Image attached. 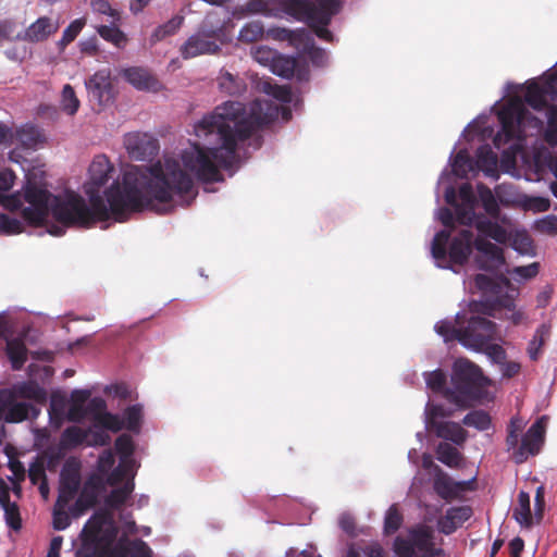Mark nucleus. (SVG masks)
Here are the masks:
<instances>
[{"instance_id":"f257e3e1","label":"nucleus","mask_w":557,"mask_h":557,"mask_svg":"<svg viewBox=\"0 0 557 557\" xmlns=\"http://www.w3.org/2000/svg\"><path fill=\"white\" fill-rule=\"evenodd\" d=\"M277 112L278 108L268 100L251 101L249 110L240 101H224L194 124L195 135L205 143L183 149L182 164L174 158H165L163 163L126 164L112 180L114 165L104 154L95 157L83 184L90 215L85 225L70 224L67 228L92 226V209L111 212L115 221L124 222V210L148 207L153 200L165 203L177 197L182 206H189L197 196L195 178L203 184L205 193H215L212 184L224 182L219 168L233 176L248 158L249 149L261 148V129L276 119Z\"/></svg>"},{"instance_id":"f03ea898","label":"nucleus","mask_w":557,"mask_h":557,"mask_svg":"<svg viewBox=\"0 0 557 557\" xmlns=\"http://www.w3.org/2000/svg\"><path fill=\"white\" fill-rule=\"evenodd\" d=\"M14 178L11 170L0 171V206L4 210L20 212L22 220L27 223H41L52 218L47 233L57 237L63 236L70 224L87 223L90 212L85 202L67 188L61 194H52L47 187L45 171L28 170L22 189L9 194Z\"/></svg>"},{"instance_id":"7ed1b4c3","label":"nucleus","mask_w":557,"mask_h":557,"mask_svg":"<svg viewBox=\"0 0 557 557\" xmlns=\"http://www.w3.org/2000/svg\"><path fill=\"white\" fill-rule=\"evenodd\" d=\"M490 251L478 248L474 256V264L482 271L473 276L474 286L483 294H488L480 300H471L468 304L470 315L494 317L496 309L513 310L519 289L504 276L502 265L504 264V249L490 246Z\"/></svg>"},{"instance_id":"20e7f679","label":"nucleus","mask_w":557,"mask_h":557,"mask_svg":"<svg viewBox=\"0 0 557 557\" xmlns=\"http://www.w3.org/2000/svg\"><path fill=\"white\" fill-rule=\"evenodd\" d=\"M493 385L482 368L467 358H458L451 364L449 403L459 410L492 403L495 395L488 389Z\"/></svg>"},{"instance_id":"39448f33","label":"nucleus","mask_w":557,"mask_h":557,"mask_svg":"<svg viewBox=\"0 0 557 557\" xmlns=\"http://www.w3.org/2000/svg\"><path fill=\"white\" fill-rule=\"evenodd\" d=\"M470 228L466 226L455 236L448 228L435 233L430 244V253L436 268L459 273V268L469 261L472 250H476L481 239L480 232L476 231L478 235L474 237Z\"/></svg>"},{"instance_id":"423d86ee","label":"nucleus","mask_w":557,"mask_h":557,"mask_svg":"<svg viewBox=\"0 0 557 557\" xmlns=\"http://www.w3.org/2000/svg\"><path fill=\"white\" fill-rule=\"evenodd\" d=\"M443 185H445L444 199L455 209L456 220L461 225L473 227L481 233L491 221L476 211L478 190L474 191L469 183H462L458 188L454 186L453 181L445 182Z\"/></svg>"},{"instance_id":"0eeeda50","label":"nucleus","mask_w":557,"mask_h":557,"mask_svg":"<svg viewBox=\"0 0 557 557\" xmlns=\"http://www.w3.org/2000/svg\"><path fill=\"white\" fill-rule=\"evenodd\" d=\"M345 0H314L310 5L301 2L296 11V21L304 22L311 26L315 36L326 42H335L337 40L335 34L330 29L332 18L337 15Z\"/></svg>"},{"instance_id":"6e6552de","label":"nucleus","mask_w":557,"mask_h":557,"mask_svg":"<svg viewBox=\"0 0 557 557\" xmlns=\"http://www.w3.org/2000/svg\"><path fill=\"white\" fill-rule=\"evenodd\" d=\"M481 239L478 242L476 249L483 247V250L490 251V246L499 247L509 246L513 251L522 257H535L536 250L531 235L525 228L509 230L500 223H492L480 233Z\"/></svg>"},{"instance_id":"1a4fd4ad","label":"nucleus","mask_w":557,"mask_h":557,"mask_svg":"<svg viewBox=\"0 0 557 557\" xmlns=\"http://www.w3.org/2000/svg\"><path fill=\"white\" fill-rule=\"evenodd\" d=\"M7 313L5 310L0 312V335L5 339V354L11 368L20 371L24 368L28 357L26 343L35 344L37 334L30 325H24L14 336L16 333L15 324Z\"/></svg>"},{"instance_id":"9d476101","label":"nucleus","mask_w":557,"mask_h":557,"mask_svg":"<svg viewBox=\"0 0 557 557\" xmlns=\"http://www.w3.org/2000/svg\"><path fill=\"white\" fill-rule=\"evenodd\" d=\"M497 330L498 324L493 320L478 314L470 315L465 325L461 323L459 344L470 351H480L482 345L494 339Z\"/></svg>"},{"instance_id":"9b49d317","label":"nucleus","mask_w":557,"mask_h":557,"mask_svg":"<svg viewBox=\"0 0 557 557\" xmlns=\"http://www.w3.org/2000/svg\"><path fill=\"white\" fill-rule=\"evenodd\" d=\"M460 138L455 143L447 161V165L442 170L436 187H435V199L440 201V187L442 184L455 178H467L468 174L475 175L474 165L475 160L470 156L467 147L458 148Z\"/></svg>"},{"instance_id":"f8f14e48","label":"nucleus","mask_w":557,"mask_h":557,"mask_svg":"<svg viewBox=\"0 0 557 557\" xmlns=\"http://www.w3.org/2000/svg\"><path fill=\"white\" fill-rule=\"evenodd\" d=\"M435 545L434 531L426 525H417L409 530L407 537L397 536L394 553L397 557H414Z\"/></svg>"},{"instance_id":"ddd939ff","label":"nucleus","mask_w":557,"mask_h":557,"mask_svg":"<svg viewBox=\"0 0 557 557\" xmlns=\"http://www.w3.org/2000/svg\"><path fill=\"white\" fill-rule=\"evenodd\" d=\"M475 479L476 476L474 475L469 480L456 481L441 467L435 466L433 490L436 495L446 503L455 499L461 500L467 491L475 490Z\"/></svg>"},{"instance_id":"4468645a","label":"nucleus","mask_w":557,"mask_h":557,"mask_svg":"<svg viewBox=\"0 0 557 557\" xmlns=\"http://www.w3.org/2000/svg\"><path fill=\"white\" fill-rule=\"evenodd\" d=\"M270 71L275 76L288 81H296L298 84L308 83L310 70L308 63L299 55H286L277 52L270 65Z\"/></svg>"},{"instance_id":"2eb2a0df","label":"nucleus","mask_w":557,"mask_h":557,"mask_svg":"<svg viewBox=\"0 0 557 557\" xmlns=\"http://www.w3.org/2000/svg\"><path fill=\"white\" fill-rule=\"evenodd\" d=\"M525 85L528 87L527 102L532 109L541 111L547 99L557 102V69L552 74L546 75L545 73L542 83L532 78L527 81Z\"/></svg>"},{"instance_id":"dca6fc26","label":"nucleus","mask_w":557,"mask_h":557,"mask_svg":"<svg viewBox=\"0 0 557 557\" xmlns=\"http://www.w3.org/2000/svg\"><path fill=\"white\" fill-rule=\"evenodd\" d=\"M116 484L117 482L107 476L91 472L83 484L77 497V505L102 506L108 487Z\"/></svg>"},{"instance_id":"f3484780","label":"nucleus","mask_w":557,"mask_h":557,"mask_svg":"<svg viewBox=\"0 0 557 557\" xmlns=\"http://www.w3.org/2000/svg\"><path fill=\"white\" fill-rule=\"evenodd\" d=\"M545 417L537 419L524 433L521 445L515 450L513 459L517 465L524 462L529 456L540 453L545 438Z\"/></svg>"},{"instance_id":"a211bd4d","label":"nucleus","mask_w":557,"mask_h":557,"mask_svg":"<svg viewBox=\"0 0 557 557\" xmlns=\"http://www.w3.org/2000/svg\"><path fill=\"white\" fill-rule=\"evenodd\" d=\"M125 146L131 159L151 162L159 153V140L148 133L128 134Z\"/></svg>"},{"instance_id":"6ab92c4d","label":"nucleus","mask_w":557,"mask_h":557,"mask_svg":"<svg viewBox=\"0 0 557 557\" xmlns=\"http://www.w3.org/2000/svg\"><path fill=\"white\" fill-rule=\"evenodd\" d=\"M221 50V46L211 39L206 32H198L189 36L180 48V54L184 60L194 59L203 54H214Z\"/></svg>"},{"instance_id":"aec40b11","label":"nucleus","mask_w":557,"mask_h":557,"mask_svg":"<svg viewBox=\"0 0 557 557\" xmlns=\"http://www.w3.org/2000/svg\"><path fill=\"white\" fill-rule=\"evenodd\" d=\"M135 470L125 474L116 485H110L112 488L107 491L102 506L110 510H121L131 499L135 490Z\"/></svg>"},{"instance_id":"412c9836","label":"nucleus","mask_w":557,"mask_h":557,"mask_svg":"<svg viewBox=\"0 0 557 557\" xmlns=\"http://www.w3.org/2000/svg\"><path fill=\"white\" fill-rule=\"evenodd\" d=\"M472 516L473 510L469 505L451 506L436 520V529L441 534L451 535Z\"/></svg>"},{"instance_id":"4be33fe9","label":"nucleus","mask_w":557,"mask_h":557,"mask_svg":"<svg viewBox=\"0 0 557 557\" xmlns=\"http://www.w3.org/2000/svg\"><path fill=\"white\" fill-rule=\"evenodd\" d=\"M478 198L476 209L482 208V212L492 223H500L507 220V216L502 213V205L498 202L494 191L483 183L476 184Z\"/></svg>"},{"instance_id":"5701e85b","label":"nucleus","mask_w":557,"mask_h":557,"mask_svg":"<svg viewBox=\"0 0 557 557\" xmlns=\"http://www.w3.org/2000/svg\"><path fill=\"white\" fill-rule=\"evenodd\" d=\"M88 96L100 107L107 106L113 98V87L109 75L103 72H96L85 82Z\"/></svg>"},{"instance_id":"b1692460","label":"nucleus","mask_w":557,"mask_h":557,"mask_svg":"<svg viewBox=\"0 0 557 557\" xmlns=\"http://www.w3.org/2000/svg\"><path fill=\"white\" fill-rule=\"evenodd\" d=\"M79 545L75 557H104L102 552L103 537L99 529H87V524L79 533Z\"/></svg>"},{"instance_id":"393cba45","label":"nucleus","mask_w":557,"mask_h":557,"mask_svg":"<svg viewBox=\"0 0 557 557\" xmlns=\"http://www.w3.org/2000/svg\"><path fill=\"white\" fill-rule=\"evenodd\" d=\"M473 159L475 160V175L482 172L486 177L494 181L499 178L498 156L488 144L479 146Z\"/></svg>"},{"instance_id":"a878e982","label":"nucleus","mask_w":557,"mask_h":557,"mask_svg":"<svg viewBox=\"0 0 557 557\" xmlns=\"http://www.w3.org/2000/svg\"><path fill=\"white\" fill-rule=\"evenodd\" d=\"M57 29L58 26L52 25L50 17L40 16L26 29L17 33L14 39L28 42H40L48 39L57 32Z\"/></svg>"},{"instance_id":"bb28decb","label":"nucleus","mask_w":557,"mask_h":557,"mask_svg":"<svg viewBox=\"0 0 557 557\" xmlns=\"http://www.w3.org/2000/svg\"><path fill=\"white\" fill-rule=\"evenodd\" d=\"M430 429L434 430L436 437L456 446H462L468 438V432L459 422L450 420L432 421Z\"/></svg>"},{"instance_id":"cd10ccee","label":"nucleus","mask_w":557,"mask_h":557,"mask_svg":"<svg viewBox=\"0 0 557 557\" xmlns=\"http://www.w3.org/2000/svg\"><path fill=\"white\" fill-rule=\"evenodd\" d=\"M94 472L119 483L125 474L129 473V469L127 467L119 468L115 453L111 448H108L99 455Z\"/></svg>"},{"instance_id":"c85d7f7f","label":"nucleus","mask_w":557,"mask_h":557,"mask_svg":"<svg viewBox=\"0 0 557 557\" xmlns=\"http://www.w3.org/2000/svg\"><path fill=\"white\" fill-rule=\"evenodd\" d=\"M40 412V407L30 401H9L4 411V420L8 423H17L29 419L35 420Z\"/></svg>"},{"instance_id":"c756f323","label":"nucleus","mask_w":557,"mask_h":557,"mask_svg":"<svg viewBox=\"0 0 557 557\" xmlns=\"http://www.w3.org/2000/svg\"><path fill=\"white\" fill-rule=\"evenodd\" d=\"M14 393L23 400L30 401L37 406L45 405L48 400L47 389L35 380L23 381L14 384Z\"/></svg>"},{"instance_id":"7c9ffc66","label":"nucleus","mask_w":557,"mask_h":557,"mask_svg":"<svg viewBox=\"0 0 557 557\" xmlns=\"http://www.w3.org/2000/svg\"><path fill=\"white\" fill-rule=\"evenodd\" d=\"M144 422V406L139 403L127 406L119 418L115 431L124 429L135 435L141 432Z\"/></svg>"},{"instance_id":"2f4dec72","label":"nucleus","mask_w":557,"mask_h":557,"mask_svg":"<svg viewBox=\"0 0 557 557\" xmlns=\"http://www.w3.org/2000/svg\"><path fill=\"white\" fill-rule=\"evenodd\" d=\"M116 454L119 455V468L127 467L129 472L137 470L139 468V463L136 461L134 453H135V443L132 436L122 434L120 435L114 444Z\"/></svg>"},{"instance_id":"473e14b6","label":"nucleus","mask_w":557,"mask_h":557,"mask_svg":"<svg viewBox=\"0 0 557 557\" xmlns=\"http://www.w3.org/2000/svg\"><path fill=\"white\" fill-rule=\"evenodd\" d=\"M216 84L220 91L228 96H243L247 90V83L244 77L224 69L220 71Z\"/></svg>"},{"instance_id":"72a5a7b5","label":"nucleus","mask_w":557,"mask_h":557,"mask_svg":"<svg viewBox=\"0 0 557 557\" xmlns=\"http://www.w3.org/2000/svg\"><path fill=\"white\" fill-rule=\"evenodd\" d=\"M124 79L137 90H154L158 81L146 70L138 66H131L124 70Z\"/></svg>"},{"instance_id":"f704fd0d","label":"nucleus","mask_w":557,"mask_h":557,"mask_svg":"<svg viewBox=\"0 0 557 557\" xmlns=\"http://www.w3.org/2000/svg\"><path fill=\"white\" fill-rule=\"evenodd\" d=\"M59 485L66 488H81V461L75 457L67 458L60 471Z\"/></svg>"},{"instance_id":"c9c22d12","label":"nucleus","mask_w":557,"mask_h":557,"mask_svg":"<svg viewBox=\"0 0 557 557\" xmlns=\"http://www.w3.org/2000/svg\"><path fill=\"white\" fill-rule=\"evenodd\" d=\"M110 430L115 431L114 428L99 422H92L86 426V447H102L109 445L111 442Z\"/></svg>"},{"instance_id":"e433bc0d","label":"nucleus","mask_w":557,"mask_h":557,"mask_svg":"<svg viewBox=\"0 0 557 557\" xmlns=\"http://www.w3.org/2000/svg\"><path fill=\"white\" fill-rule=\"evenodd\" d=\"M70 396L60 388L53 389L49 398V418L52 422L54 419L60 421L65 418L69 420Z\"/></svg>"},{"instance_id":"4c0bfd02","label":"nucleus","mask_w":557,"mask_h":557,"mask_svg":"<svg viewBox=\"0 0 557 557\" xmlns=\"http://www.w3.org/2000/svg\"><path fill=\"white\" fill-rule=\"evenodd\" d=\"M513 520L522 528L530 529L533 527V516L531 512V496L530 493L521 490L518 494V507L512 511Z\"/></svg>"},{"instance_id":"58836bf2","label":"nucleus","mask_w":557,"mask_h":557,"mask_svg":"<svg viewBox=\"0 0 557 557\" xmlns=\"http://www.w3.org/2000/svg\"><path fill=\"white\" fill-rule=\"evenodd\" d=\"M185 16L176 14L163 24L158 25L149 37L151 46L164 40L166 37L175 35L183 26Z\"/></svg>"},{"instance_id":"ea45409f","label":"nucleus","mask_w":557,"mask_h":557,"mask_svg":"<svg viewBox=\"0 0 557 557\" xmlns=\"http://www.w3.org/2000/svg\"><path fill=\"white\" fill-rule=\"evenodd\" d=\"M436 459L451 469H459L463 463L462 454L453 445L441 442L435 448Z\"/></svg>"},{"instance_id":"a19ab883","label":"nucleus","mask_w":557,"mask_h":557,"mask_svg":"<svg viewBox=\"0 0 557 557\" xmlns=\"http://www.w3.org/2000/svg\"><path fill=\"white\" fill-rule=\"evenodd\" d=\"M91 391L88 388L73 389L70 395L69 420L81 422L84 420L83 409L90 398Z\"/></svg>"},{"instance_id":"79ce46f5","label":"nucleus","mask_w":557,"mask_h":557,"mask_svg":"<svg viewBox=\"0 0 557 557\" xmlns=\"http://www.w3.org/2000/svg\"><path fill=\"white\" fill-rule=\"evenodd\" d=\"M549 171L556 178L557 183V159L547 153L543 159L537 156L533 158V170L528 181L539 182L543 178V175Z\"/></svg>"},{"instance_id":"37998d69","label":"nucleus","mask_w":557,"mask_h":557,"mask_svg":"<svg viewBox=\"0 0 557 557\" xmlns=\"http://www.w3.org/2000/svg\"><path fill=\"white\" fill-rule=\"evenodd\" d=\"M423 377L428 388L434 393L441 394L449 403L447 392L449 389V385H447V374L444 370L438 368L433 371H425L423 372Z\"/></svg>"},{"instance_id":"c03bdc74","label":"nucleus","mask_w":557,"mask_h":557,"mask_svg":"<svg viewBox=\"0 0 557 557\" xmlns=\"http://www.w3.org/2000/svg\"><path fill=\"white\" fill-rule=\"evenodd\" d=\"M502 271H504L505 277H508V275H513L516 282L523 284L537 275L540 271V263L532 262L528 265H516L512 269H509L506 262V257L504 256V264L502 265Z\"/></svg>"},{"instance_id":"a18cd8bd","label":"nucleus","mask_w":557,"mask_h":557,"mask_svg":"<svg viewBox=\"0 0 557 557\" xmlns=\"http://www.w3.org/2000/svg\"><path fill=\"white\" fill-rule=\"evenodd\" d=\"M462 317V311H458L455 314L456 321H459ZM435 333L441 336L444 343L449 344L454 341L459 343V333L461 331V323L458 322V326H455L451 320L443 319L435 323L434 325Z\"/></svg>"},{"instance_id":"49530a36","label":"nucleus","mask_w":557,"mask_h":557,"mask_svg":"<svg viewBox=\"0 0 557 557\" xmlns=\"http://www.w3.org/2000/svg\"><path fill=\"white\" fill-rule=\"evenodd\" d=\"M60 445L69 450L75 449L79 446H86L85 428L76 425L65 428L60 436Z\"/></svg>"},{"instance_id":"de8ad7c7","label":"nucleus","mask_w":557,"mask_h":557,"mask_svg":"<svg viewBox=\"0 0 557 557\" xmlns=\"http://www.w3.org/2000/svg\"><path fill=\"white\" fill-rule=\"evenodd\" d=\"M549 334L550 324L548 323H542L535 329V332L532 338L530 339L527 349L529 358L532 361H536L540 358L541 349Z\"/></svg>"},{"instance_id":"09e8293b","label":"nucleus","mask_w":557,"mask_h":557,"mask_svg":"<svg viewBox=\"0 0 557 557\" xmlns=\"http://www.w3.org/2000/svg\"><path fill=\"white\" fill-rule=\"evenodd\" d=\"M16 137L22 145L32 148H36L39 144L46 141L40 128L34 124L22 125L16 132Z\"/></svg>"},{"instance_id":"8fccbe9b","label":"nucleus","mask_w":557,"mask_h":557,"mask_svg":"<svg viewBox=\"0 0 557 557\" xmlns=\"http://www.w3.org/2000/svg\"><path fill=\"white\" fill-rule=\"evenodd\" d=\"M461 423L466 426L473 428L476 431L484 432L491 429L492 418L490 413L483 409H474L469 411Z\"/></svg>"},{"instance_id":"3c124183","label":"nucleus","mask_w":557,"mask_h":557,"mask_svg":"<svg viewBox=\"0 0 557 557\" xmlns=\"http://www.w3.org/2000/svg\"><path fill=\"white\" fill-rule=\"evenodd\" d=\"M97 32L103 40L113 44L119 49L124 48L127 42L126 34L113 23L100 25Z\"/></svg>"},{"instance_id":"603ef678","label":"nucleus","mask_w":557,"mask_h":557,"mask_svg":"<svg viewBox=\"0 0 557 557\" xmlns=\"http://www.w3.org/2000/svg\"><path fill=\"white\" fill-rule=\"evenodd\" d=\"M454 413L451 408H447L443 404L431 403L430 400L425 404L424 408V424L425 430H429L432 421H438L441 418H449Z\"/></svg>"},{"instance_id":"864d4df0","label":"nucleus","mask_w":557,"mask_h":557,"mask_svg":"<svg viewBox=\"0 0 557 557\" xmlns=\"http://www.w3.org/2000/svg\"><path fill=\"white\" fill-rule=\"evenodd\" d=\"M306 53L309 57L312 66L315 69H325L331 63L330 52L322 47L315 46L313 41L308 44Z\"/></svg>"},{"instance_id":"5fc2aeb1","label":"nucleus","mask_w":557,"mask_h":557,"mask_svg":"<svg viewBox=\"0 0 557 557\" xmlns=\"http://www.w3.org/2000/svg\"><path fill=\"white\" fill-rule=\"evenodd\" d=\"M79 100L76 97L74 88L70 84H65L61 94V109L67 115H74L79 109Z\"/></svg>"},{"instance_id":"6e6d98bb","label":"nucleus","mask_w":557,"mask_h":557,"mask_svg":"<svg viewBox=\"0 0 557 557\" xmlns=\"http://www.w3.org/2000/svg\"><path fill=\"white\" fill-rule=\"evenodd\" d=\"M1 509L3 510L7 527L15 532L21 531L23 522L18 505L15 502H9Z\"/></svg>"},{"instance_id":"4d7b16f0","label":"nucleus","mask_w":557,"mask_h":557,"mask_svg":"<svg viewBox=\"0 0 557 557\" xmlns=\"http://www.w3.org/2000/svg\"><path fill=\"white\" fill-rule=\"evenodd\" d=\"M84 420L85 419H94L97 420L100 416L107 414V404L106 400L101 396H91L87 400L83 409Z\"/></svg>"},{"instance_id":"13d9d810","label":"nucleus","mask_w":557,"mask_h":557,"mask_svg":"<svg viewBox=\"0 0 557 557\" xmlns=\"http://www.w3.org/2000/svg\"><path fill=\"white\" fill-rule=\"evenodd\" d=\"M403 523V516L396 505L389 506L384 516L383 532L386 535L393 534L399 530Z\"/></svg>"},{"instance_id":"bf43d9fd","label":"nucleus","mask_w":557,"mask_h":557,"mask_svg":"<svg viewBox=\"0 0 557 557\" xmlns=\"http://www.w3.org/2000/svg\"><path fill=\"white\" fill-rule=\"evenodd\" d=\"M85 26L84 18H76L72 21L63 30L61 39L58 41L59 48L64 49L70 42H72Z\"/></svg>"},{"instance_id":"052dcab7","label":"nucleus","mask_w":557,"mask_h":557,"mask_svg":"<svg viewBox=\"0 0 557 557\" xmlns=\"http://www.w3.org/2000/svg\"><path fill=\"white\" fill-rule=\"evenodd\" d=\"M24 230L23 222L7 213H0V234L15 235L22 233Z\"/></svg>"},{"instance_id":"680f3d73","label":"nucleus","mask_w":557,"mask_h":557,"mask_svg":"<svg viewBox=\"0 0 557 557\" xmlns=\"http://www.w3.org/2000/svg\"><path fill=\"white\" fill-rule=\"evenodd\" d=\"M479 354H484L493 363L500 366L507 359L506 350L498 344L487 342L481 346Z\"/></svg>"},{"instance_id":"e2e57ef3","label":"nucleus","mask_w":557,"mask_h":557,"mask_svg":"<svg viewBox=\"0 0 557 557\" xmlns=\"http://www.w3.org/2000/svg\"><path fill=\"white\" fill-rule=\"evenodd\" d=\"M270 86H264V91L281 101L282 103H293L295 110H298L302 106V101L296 98L293 90L288 87L278 88L275 92L270 90Z\"/></svg>"},{"instance_id":"0e129e2a","label":"nucleus","mask_w":557,"mask_h":557,"mask_svg":"<svg viewBox=\"0 0 557 557\" xmlns=\"http://www.w3.org/2000/svg\"><path fill=\"white\" fill-rule=\"evenodd\" d=\"M493 191L502 207H508L517 202L513 185L510 183L498 184Z\"/></svg>"},{"instance_id":"69168bd1","label":"nucleus","mask_w":557,"mask_h":557,"mask_svg":"<svg viewBox=\"0 0 557 557\" xmlns=\"http://www.w3.org/2000/svg\"><path fill=\"white\" fill-rule=\"evenodd\" d=\"M72 516L67 508L54 506L52 511V528L55 531H64L71 524Z\"/></svg>"},{"instance_id":"338daca9","label":"nucleus","mask_w":557,"mask_h":557,"mask_svg":"<svg viewBox=\"0 0 557 557\" xmlns=\"http://www.w3.org/2000/svg\"><path fill=\"white\" fill-rule=\"evenodd\" d=\"M545 508V487L540 485L535 490L533 521L535 520L536 523H540L543 520Z\"/></svg>"},{"instance_id":"774afa93","label":"nucleus","mask_w":557,"mask_h":557,"mask_svg":"<svg viewBox=\"0 0 557 557\" xmlns=\"http://www.w3.org/2000/svg\"><path fill=\"white\" fill-rule=\"evenodd\" d=\"M152 549L143 540L137 539L131 543V552L127 557H152Z\"/></svg>"}]
</instances>
